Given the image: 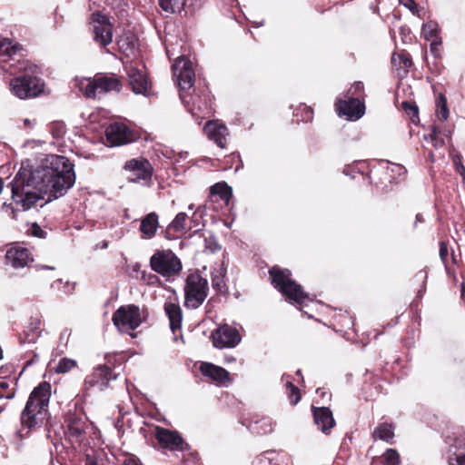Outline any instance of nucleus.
I'll return each mask as SVG.
<instances>
[{"mask_svg": "<svg viewBox=\"0 0 465 465\" xmlns=\"http://www.w3.org/2000/svg\"><path fill=\"white\" fill-rule=\"evenodd\" d=\"M152 433L163 449L183 450V439L177 431L156 426L153 429Z\"/></svg>", "mask_w": 465, "mask_h": 465, "instance_id": "14", "label": "nucleus"}, {"mask_svg": "<svg viewBox=\"0 0 465 465\" xmlns=\"http://www.w3.org/2000/svg\"><path fill=\"white\" fill-rule=\"evenodd\" d=\"M430 134L428 135H424L425 140H430L435 148L442 147L445 143L444 139L440 137L439 135L445 133L446 136L450 137L451 132L450 130L441 131L436 125H430L429 127Z\"/></svg>", "mask_w": 465, "mask_h": 465, "instance_id": "29", "label": "nucleus"}, {"mask_svg": "<svg viewBox=\"0 0 465 465\" xmlns=\"http://www.w3.org/2000/svg\"><path fill=\"white\" fill-rule=\"evenodd\" d=\"M200 371L204 377H208L216 383L225 385L230 381V373L223 367L210 362H202Z\"/></svg>", "mask_w": 465, "mask_h": 465, "instance_id": "22", "label": "nucleus"}, {"mask_svg": "<svg viewBox=\"0 0 465 465\" xmlns=\"http://www.w3.org/2000/svg\"><path fill=\"white\" fill-rule=\"evenodd\" d=\"M35 269L38 271V270H54V267L53 266H48V265H42V264H37L35 265Z\"/></svg>", "mask_w": 465, "mask_h": 465, "instance_id": "61", "label": "nucleus"}, {"mask_svg": "<svg viewBox=\"0 0 465 465\" xmlns=\"http://www.w3.org/2000/svg\"><path fill=\"white\" fill-rule=\"evenodd\" d=\"M205 247L210 250L212 252H216L221 249V246L216 242L213 237H210L205 239Z\"/></svg>", "mask_w": 465, "mask_h": 465, "instance_id": "49", "label": "nucleus"}, {"mask_svg": "<svg viewBox=\"0 0 465 465\" xmlns=\"http://www.w3.org/2000/svg\"><path fill=\"white\" fill-rule=\"evenodd\" d=\"M124 170L130 173L127 179L132 183L147 182L153 174V167L150 162L143 157L126 161Z\"/></svg>", "mask_w": 465, "mask_h": 465, "instance_id": "9", "label": "nucleus"}, {"mask_svg": "<svg viewBox=\"0 0 465 465\" xmlns=\"http://www.w3.org/2000/svg\"><path fill=\"white\" fill-rule=\"evenodd\" d=\"M143 279L149 285H156L157 283L160 282L159 277L157 275H155V274H153V273L146 274L144 272L143 274Z\"/></svg>", "mask_w": 465, "mask_h": 465, "instance_id": "51", "label": "nucleus"}, {"mask_svg": "<svg viewBox=\"0 0 465 465\" xmlns=\"http://www.w3.org/2000/svg\"><path fill=\"white\" fill-rule=\"evenodd\" d=\"M116 378L117 374L114 373L110 367L99 365L91 374L86 376L84 386L86 390L97 388L99 391H104L107 388L109 382Z\"/></svg>", "mask_w": 465, "mask_h": 465, "instance_id": "12", "label": "nucleus"}, {"mask_svg": "<svg viewBox=\"0 0 465 465\" xmlns=\"http://www.w3.org/2000/svg\"><path fill=\"white\" fill-rule=\"evenodd\" d=\"M253 465H272V461L265 456H260L253 460Z\"/></svg>", "mask_w": 465, "mask_h": 465, "instance_id": "56", "label": "nucleus"}, {"mask_svg": "<svg viewBox=\"0 0 465 465\" xmlns=\"http://www.w3.org/2000/svg\"><path fill=\"white\" fill-rule=\"evenodd\" d=\"M314 423L323 433H330L335 425L331 411L328 407H312Z\"/></svg>", "mask_w": 465, "mask_h": 465, "instance_id": "17", "label": "nucleus"}, {"mask_svg": "<svg viewBox=\"0 0 465 465\" xmlns=\"http://www.w3.org/2000/svg\"><path fill=\"white\" fill-rule=\"evenodd\" d=\"M67 435L73 440L79 439L85 431V421L78 417L71 416L67 419Z\"/></svg>", "mask_w": 465, "mask_h": 465, "instance_id": "27", "label": "nucleus"}, {"mask_svg": "<svg viewBox=\"0 0 465 465\" xmlns=\"http://www.w3.org/2000/svg\"><path fill=\"white\" fill-rule=\"evenodd\" d=\"M81 89L87 98H96L100 94L95 78L93 81H88L86 84H82Z\"/></svg>", "mask_w": 465, "mask_h": 465, "instance_id": "40", "label": "nucleus"}, {"mask_svg": "<svg viewBox=\"0 0 465 465\" xmlns=\"http://www.w3.org/2000/svg\"><path fill=\"white\" fill-rule=\"evenodd\" d=\"M75 285L76 282H63L62 279H57L50 284V288L55 292L69 295L74 292Z\"/></svg>", "mask_w": 465, "mask_h": 465, "instance_id": "33", "label": "nucleus"}, {"mask_svg": "<svg viewBox=\"0 0 465 465\" xmlns=\"http://www.w3.org/2000/svg\"><path fill=\"white\" fill-rule=\"evenodd\" d=\"M422 35L427 41L436 39L439 36V25L436 22L429 21L422 26Z\"/></svg>", "mask_w": 465, "mask_h": 465, "instance_id": "37", "label": "nucleus"}, {"mask_svg": "<svg viewBox=\"0 0 465 465\" xmlns=\"http://www.w3.org/2000/svg\"><path fill=\"white\" fill-rule=\"evenodd\" d=\"M212 340L218 349L233 348L241 341V336L235 328L223 324L212 333Z\"/></svg>", "mask_w": 465, "mask_h": 465, "instance_id": "10", "label": "nucleus"}, {"mask_svg": "<svg viewBox=\"0 0 465 465\" xmlns=\"http://www.w3.org/2000/svg\"><path fill=\"white\" fill-rule=\"evenodd\" d=\"M226 274V269H224L223 266L215 270L212 272V286L214 290H216L219 292H226V284L224 282V277Z\"/></svg>", "mask_w": 465, "mask_h": 465, "instance_id": "32", "label": "nucleus"}, {"mask_svg": "<svg viewBox=\"0 0 465 465\" xmlns=\"http://www.w3.org/2000/svg\"><path fill=\"white\" fill-rule=\"evenodd\" d=\"M129 79V85L135 94L148 95L150 83L148 77L143 69L133 65L126 67Z\"/></svg>", "mask_w": 465, "mask_h": 465, "instance_id": "15", "label": "nucleus"}, {"mask_svg": "<svg viewBox=\"0 0 465 465\" xmlns=\"http://www.w3.org/2000/svg\"><path fill=\"white\" fill-rule=\"evenodd\" d=\"M401 457L399 452L395 449H387L382 454V464L383 465H400Z\"/></svg>", "mask_w": 465, "mask_h": 465, "instance_id": "38", "label": "nucleus"}, {"mask_svg": "<svg viewBox=\"0 0 465 465\" xmlns=\"http://www.w3.org/2000/svg\"><path fill=\"white\" fill-rule=\"evenodd\" d=\"M94 40L101 46H106L113 41V25L104 16L94 25Z\"/></svg>", "mask_w": 465, "mask_h": 465, "instance_id": "19", "label": "nucleus"}, {"mask_svg": "<svg viewBox=\"0 0 465 465\" xmlns=\"http://www.w3.org/2000/svg\"><path fill=\"white\" fill-rule=\"evenodd\" d=\"M399 3L408 8L413 15L418 13V6L414 0H399Z\"/></svg>", "mask_w": 465, "mask_h": 465, "instance_id": "47", "label": "nucleus"}, {"mask_svg": "<svg viewBox=\"0 0 465 465\" xmlns=\"http://www.w3.org/2000/svg\"><path fill=\"white\" fill-rule=\"evenodd\" d=\"M95 80L100 94H104L111 91L120 92L122 88L120 80L114 75H96Z\"/></svg>", "mask_w": 465, "mask_h": 465, "instance_id": "24", "label": "nucleus"}, {"mask_svg": "<svg viewBox=\"0 0 465 465\" xmlns=\"http://www.w3.org/2000/svg\"><path fill=\"white\" fill-rule=\"evenodd\" d=\"M430 52L435 56L439 55V47L441 45V38L436 37V39L430 40Z\"/></svg>", "mask_w": 465, "mask_h": 465, "instance_id": "52", "label": "nucleus"}, {"mask_svg": "<svg viewBox=\"0 0 465 465\" xmlns=\"http://www.w3.org/2000/svg\"><path fill=\"white\" fill-rule=\"evenodd\" d=\"M9 387V384L7 381H0V389L3 392Z\"/></svg>", "mask_w": 465, "mask_h": 465, "instance_id": "63", "label": "nucleus"}, {"mask_svg": "<svg viewBox=\"0 0 465 465\" xmlns=\"http://www.w3.org/2000/svg\"><path fill=\"white\" fill-rule=\"evenodd\" d=\"M44 87L45 83L42 79L27 73L13 77L9 81L11 94L21 100L39 96L43 93Z\"/></svg>", "mask_w": 465, "mask_h": 465, "instance_id": "6", "label": "nucleus"}, {"mask_svg": "<svg viewBox=\"0 0 465 465\" xmlns=\"http://www.w3.org/2000/svg\"><path fill=\"white\" fill-rule=\"evenodd\" d=\"M211 193L213 195H219L221 200L228 204L232 197V189L224 182L217 183L211 187Z\"/></svg>", "mask_w": 465, "mask_h": 465, "instance_id": "30", "label": "nucleus"}, {"mask_svg": "<svg viewBox=\"0 0 465 465\" xmlns=\"http://www.w3.org/2000/svg\"><path fill=\"white\" fill-rule=\"evenodd\" d=\"M365 169H367V166L365 165L364 163H353L351 165H347L343 169L342 173L345 175L351 176L352 179H354L356 177L357 173L361 174V175H364Z\"/></svg>", "mask_w": 465, "mask_h": 465, "instance_id": "39", "label": "nucleus"}, {"mask_svg": "<svg viewBox=\"0 0 465 465\" xmlns=\"http://www.w3.org/2000/svg\"><path fill=\"white\" fill-rule=\"evenodd\" d=\"M372 438L386 442H391L394 438V427L387 422L379 424L372 432Z\"/></svg>", "mask_w": 465, "mask_h": 465, "instance_id": "28", "label": "nucleus"}, {"mask_svg": "<svg viewBox=\"0 0 465 465\" xmlns=\"http://www.w3.org/2000/svg\"><path fill=\"white\" fill-rule=\"evenodd\" d=\"M114 326L123 332H129L138 328L143 322L140 308L134 304L124 305L113 314Z\"/></svg>", "mask_w": 465, "mask_h": 465, "instance_id": "8", "label": "nucleus"}, {"mask_svg": "<svg viewBox=\"0 0 465 465\" xmlns=\"http://www.w3.org/2000/svg\"><path fill=\"white\" fill-rule=\"evenodd\" d=\"M397 59L399 64H402L405 68H410L412 65V60L408 53H401L399 54H393L391 56V63L396 64Z\"/></svg>", "mask_w": 465, "mask_h": 465, "instance_id": "43", "label": "nucleus"}, {"mask_svg": "<svg viewBox=\"0 0 465 465\" xmlns=\"http://www.w3.org/2000/svg\"><path fill=\"white\" fill-rule=\"evenodd\" d=\"M364 85L362 82H355L348 91V96L360 97L363 93Z\"/></svg>", "mask_w": 465, "mask_h": 465, "instance_id": "46", "label": "nucleus"}, {"mask_svg": "<svg viewBox=\"0 0 465 465\" xmlns=\"http://www.w3.org/2000/svg\"><path fill=\"white\" fill-rule=\"evenodd\" d=\"M70 336V331L65 329L60 334V340L64 341V339H67Z\"/></svg>", "mask_w": 465, "mask_h": 465, "instance_id": "62", "label": "nucleus"}, {"mask_svg": "<svg viewBox=\"0 0 465 465\" xmlns=\"http://www.w3.org/2000/svg\"><path fill=\"white\" fill-rule=\"evenodd\" d=\"M173 77L179 88L181 101L198 124L213 112V97L208 87L198 82L194 86L195 74L192 62L185 56L178 57L173 64Z\"/></svg>", "mask_w": 465, "mask_h": 465, "instance_id": "2", "label": "nucleus"}, {"mask_svg": "<svg viewBox=\"0 0 465 465\" xmlns=\"http://www.w3.org/2000/svg\"><path fill=\"white\" fill-rule=\"evenodd\" d=\"M50 397L51 385L46 381L40 383L32 391L21 413L20 419L24 427L32 429L43 424L47 417Z\"/></svg>", "mask_w": 465, "mask_h": 465, "instance_id": "3", "label": "nucleus"}, {"mask_svg": "<svg viewBox=\"0 0 465 465\" xmlns=\"http://www.w3.org/2000/svg\"><path fill=\"white\" fill-rule=\"evenodd\" d=\"M183 291L184 306L187 309H197L208 296V281L198 272L190 273L185 280Z\"/></svg>", "mask_w": 465, "mask_h": 465, "instance_id": "5", "label": "nucleus"}, {"mask_svg": "<svg viewBox=\"0 0 465 465\" xmlns=\"http://www.w3.org/2000/svg\"><path fill=\"white\" fill-rule=\"evenodd\" d=\"M201 206L198 207L197 211L193 213L192 217L190 218V222L193 223L192 226H189L188 229L191 230L193 227H197L200 223V219L202 218V213H200Z\"/></svg>", "mask_w": 465, "mask_h": 465, "instance_id": "50", "label": "nucleus"}, {"mask_svg": "<svg viewBox=\"0 0 465 465\" xmlns=\"http://www.w3.org/2000/svg\"><path fill=\"white\" fill-rule=\"evenodd\" d=\"M416 277L420 280H422V288H423V291L425 290V282L428 278V272L426 270H421L417 274H416Z\"/></svg>", "mask_w": 465, "mask_h": 465, "instance_id": "58", "label": "nucleus"}, {"mask_svg": "<svg viewBox=\"0 0 465 465\" xmlns=\"http://www.w3.org/2000/svg\"><path fill=\"white\" fill-rule=\"evenodd\" d=\"M457 171L460 174V176H462L463 179H465V167H464V165L462 163H460L458 165Z\"/></svg>", "mask_w": 465, "mask_h": 465, "instance_id": "60", "label": "nucleus"}, {"mask_svg": "<svg viewBox=\"0 0 465 465\" xmlns=\"http://www.w3.org/2000/svg\"><path fill=\"white\" fill-rule=\"evenodd\" d=\"M269 272L272 277V284L274 288L290 300L301 305L313 300L310 297L309 293L303 291L300 284L292 279L290 270L272 267Z\"/></svg>", "mask_w": 465, "mask_h": 465, "instance_id": "4", "label": "nucleus"}, {"mask_svg": "<svg viewBox=\"0 0 465 465\" xmlns=\"http://www.w3.org/2000/svg\"><path fill=\"white\" fill-rule=\"evenodd\" d=\"M188 219V215L185 213H179L176 214L174 219L171 222V223L167 227V231L173 230L174 232H184L187 229L186 221Z\"/></svg>", "mask_w": 465, "mask_h": 465, "instance_id": "34", "label": "nucleus"}, {"mask_svg": "<svg viewBox=\"0 0 465 465\" xmlns=\"http://www.w3.org/2000/svg\"><path fill=\"white\" fill-rule=\"evenodd\" d=\"M304 115L302 116V121L309 122L312 119V109L310 107H307L306 105L303 106Z\"/></svg>", "mask_w": 465, "mask_h": 465, "instance_id": "57", "label": "nucleus"}, {"mask_svg": "<svg viewBox=\"0 0 465 465\" xmlns=\"http://www.w3.org/2000/svg\"><path fill=\"white\" fill-rule=\"evenodd\" d=\"M31 234L37 238H45L46 232H45L37 223H34L31 228Z\"/></svg>", "mask_w": 465, "mask_h": 465, "instance_id": "48", "label": "nucleus"}, {"mask_svg": "<svg viewBox=\"0 0 465 465\" xmlns=\"http://www.w3.org/2000/svg\"><path fill=\"white\" fill-rule=\"evenodd\" d=\"M15 54V47L12 45L11 42L7 39H4L0 42V56H11Z\"/></svg>", "mask_w": 465, "mask_h": 465, "instance_id": "44", "label": "nucleus"}, {"mask_svg": "<svg viewBox=\"0 0 465 465\" xmlns=\"http://www.w3.org/2000/svg\"><path fill=\"white\" fill-rule=\"evenodd\" d=\"M449 465H465V455L457 456L455 459H449Z\"/></svg>", "mask_w": 465, "mask_h": 465, "instance_id": "55", "label": "nucleus"}, {"mask_svg": "<svg viewBox=\"0 0 465 465\" xmlns=\"http://www.w3.org/2000/svg\"><path fill=\"white\" fill-rule=\"evenodd\" d=\"M76 366V361L69 358L61 359L55 366L57 373H66Z\"/></svg>", "mask_w": 465, "mask_h": 465, "instance_id": "41", "label": "nucleus"}, {"mask_svg": "<svg viewBox=\"0 0 465 465\" xmlns=\"http://www.w3.org/2000/svg\"><path fill=\"white\" fill-rule=\"evenodd\" d=\"M448 256V247L445 242H440V257L443 262H446Z\"/></svg>", "mask_w": 465, "mask_h": 465, "instance_id": "54", "label": "nucleus"}, {"mask_svg": "<svg viewBox=\"0 0 465 465\" xmlns=\"http://www.w3.org/2000/svg\"><path fill=\"white\" fill-rule=\"evenodd\" d=\"M160 7L167 13H175L183 9L185 0H158Z\"/></svg>", "mask_w": 465, "mask_h": 465, "instance_id": "35", "label": "nucleus"}, {"mask_svg": "<svg viewBox=\"0 0 465 465\" xmlns=\"http://www.w3.org/2000/svg\"><path fill=\"white\" fill-rule=\"evenodd\" d=\"M163 309L169 320L170 329L173 335H176V332L180 331L182 328L183 312L181 306L176 302L166 301Z\"/></svg>", "mask_w": 465, "mask_h": 465, "instance_id": "21", "label": "nucleus"}, {"mask_svg": "<svg viewBox=\"0 0 465 465\" xmlns=\"http://www.w3.org/2000/svg\"><path fill=\"white\" fill-rule=\"evenodd\" d=\"M335 106L340 115H345L351 120H359L365 112V105L360 97L348 96V99H338Z\"/></svg>", "mask_w": 465, "mask_h": 465, "instance_id": "13", "label": "nucleus"}, {"mask_svg": "<svg viewBox=\"0 0 465 465\" xmlns=\"http://www.w3.org/2000/svg\"><path fill=\"white\" fill-rule=\"evenodd\" d=\"M282 381H284L286 394L290 400L291 404H297L301 400V393L298 387L293 385L292 381L290 380L289 375H283Z\"/></svg>", "mask_w": 465, "mask_h": 465, "instance_id": "31", "label": "nucleus"}, {"mask_svg": "<svg viewBox=\"0 0 465 465\" xmlns=\"http://www.w3.org/2000/svg\"><path fill=\"white\" fill-rule=\"evenodd\" d=\"M159 223L158 215L156 213L152 212L148 213L142 221L140 224V231L143 234V238L151 239L153 238L157 231Z\"/></svg>", "mask_w": 465, "mask_h": 465, "instance_id": "25", "label": "nucleus"}, {"mask_svg": "<svg viewBox=\"0 0 465 465\" xmlns=\"http://www.w3.org/2000/svg\"><path fill=\"white\" fill-rule=\"evenodd\" d=\"M50 132L53 137L59 139L65 134V126L62 123H54L50 127Z\"/></svg>", "mask_w": 465, "mask_h": 465, "instance_id": "45", "label": "nucleus"}, {"mask_svg": "<svg viewBox=\"0 0 465 465\" xmlns=\"http://www.w3.org/2000/svg\"><path fill=\"white\" fill-rule=\"evenodd\" d=\"M436 116L440 121H445L449 117V108L447 104V99L443 94H440L436 101Z\"/></svg>", "mask_w": 465, "mask_h": 465, "instance_id": "36", "label": "nucleus"}, {"mask_svg": "<svg viewBox=\"0 0 465 465\" xmlns=\"http://www.w3.org/2000/svg\"><path fill=\"white\" fill-rule=\"evenodd\" d=\"M123 465H143V464L141 463L140 460L137 457H135L134 455H130L127 458H125V460L123 462Z\"/></svg>", "mask_w": 465, "mask_h": 465, "instance_id": "53", "label": "nucleus"}, {"mask_svg": "<svg viewBox=\"0 0 465 465\" xmlns=\"http://www.w3.org/2000/svg\"><path fill=\"white\" fill-rule=\"evenodd\" d=\"M150 266L163 277L177 275L183 269L180 259L171 250L156 251L150 258Z\"/></svg>", "mask_w": 465, "mask_h": 465, "instance_id": "7", "label": "nucleus"}, {"mask_svg": "<svg viewBox=\"0 0 465 465\" xmlns=\"http://www.w3.org/2000/svg\"><path fill=\"white\" fill-rule=\"evenodd\" d=\"M203 130L210 140L213 141L220 148H225L228 129L224 124H218L213 121H208L205 124Z\"/></svg>", "mask_w": 465, "mask_h": 465, "instance_id": "20", "label": "nucleus"}, {"mask_svg": "<svg viewBox=\"0 0 465 465\" xmlns=\"http://www.w3.org/2000/svg\"><path fill=\"white\" fill-rule=\"evenodd\" d=\"M460 298L465 302V284H461Z\"/></svg>", "mask_w": 465, "mask_h": 465, "instance_id": "64", "label": "nucleus"}, {"mask_svg": "<svg viewBox=\"0 0 465 465\" xmlns=\"http://www.w3.org/2000/svg\"><path fill=\"white\" fill-rule=\"evenodd\" d=\"M137 38L133 34H124L119 37L117 45L119 50L126 56H132L135 54L137 49Z\"/></svg>", "mask_w": 465, "mask_h": 465, "instance_id": "26", "label": "nucleus"}, {"mask_svg": "<svg viewBox=\"0 0 465 465\" xmlns=\"http://www.w3.org/2000/svg\"><path fill=\"white\" fill-rule=\"evenodd\" d=\"M5 258L14 269L25 268L33 262V257L28 249L21 246L10 248L6 252Z\"/></svg>", "mask_w": 465, "mask_h": 465, "instance_id": "18", "label": "nucleus"}, {"mask_svg": "<svg viewBox=\"0 0 465 465\" xmlns=\"http://www.w3.org/2000/svg\"><path fill=\"white\" fill-rule=\"evenodd\" d=\"M105 136L111 146H121L135 140L136 135L124 124L113 123L106 127Z\"/></svg>", "mask_w": 465, "mask_h": 465, "instance_id": "11", "label": "nucleus"}, {"mask_svg": "<svg viewBox=\"0 0 465 465\" xmlns=\"http://www.w3.org/2000/svg\"><path fill=\"white\" fill-rule=\"evenodd\" d=\"M401 106L405 113L411 117V121L416 123V120L419 119L418 106L414 103L411 102H402Z\"/></svg>", "mask_w": 465, "mask_h": 465, "instance_id": "42", "label": "nucleus"}, {"mask_svg": "<svg viewBox=\"0 0 465 465\" xmlns=\"http://www.w3.org/2000/svg\"><path fill=\"white\" fill-rule=\"evenodd\" d=\"M243 426L254 434L265 435L271 433L274 430V422L269 417H259L258 415L253 416L251 420L243 419L241 420Z\"/></svg>", "mask_w": 465, "mask_h": 465, "instance_id": "16", "label": "nucleus"}, {"mask_svg": "<svg viewBox=\"0 0 465 465\" xmlns=\"http://www.w3.org/2000/svg\"><path fill=\"white\" fill-rule=\"evenodd\" d=\"M74 183L75 173L70 160L49 154L33 170L21 168L9 186L13 200L28 210L39 200L50 203L64 196Z\"/></svg>", "mask_w": 465, "mask_h": 465, "instance_id": "1", "label": "nucleus"}, {"mask_svg": "<svg viewBox=\"0 0 465 465\" xmlns=\"http://www.w3.org/2000/svg\"><path fill=\"white\" fill-rule=\"evenodd\" d=\"M41 333V321L37 317H31L28 325L24 331V336H19L21 344L35 342Z\"/></svg>", "mask_w": 465, "mask_h": 465, "instance_id": "23", "label": "nucleus"}, {"mask_svg": "<svg viewBox=\"0 0 465 465\" xmlns=\"http://www.w3.org/2000/svg\"><path fill=\"white\" fill-rule=\"evenodd\" d=\"M85 465H98V464H97L96 460L94 457H92L90 455H86Z\"/></svg>", "mask_w": 465, "mask_h": 465, "instance_id": "59", "label": "nucleus"}]
</instances>
